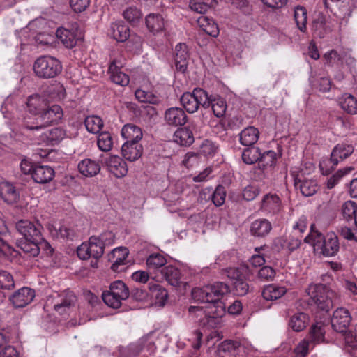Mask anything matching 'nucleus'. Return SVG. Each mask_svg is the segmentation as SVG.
I'll list each match as a JSON object with an SVG mask.
<instances>
[{
    "label": "nucleus",
    "instance_id": "f257e3e1",
    "mask_svg": "<svg viewBox=\"0 0 357 357\" xmlns=\"http://www.w3.org/2000/svg\"><path fill=\"white\" fill-rule=\"evenodd\" d=\"M114 238V235L110 231L102 234L100 236H91L88 242L82 243L77 248L78 257L82 260L91 257L94 259H100L104 253L105 245L112 244Z\"/></svg>",
    "mask_w": 357,
    "mask_h": 357
},
{
    "label": "nucleus",
    "instance_id": "f03ea898",
    "mask_svg": "<svg viewBox=\"0 0 357 357\" xmlns=\"http://www.w3.org/2000/svg\"><path fill=\"white\" fill-rule=\"evenodd\" d=\"M34 75L40 79H52L62 71V64L56 57L43 55L38 57L33 64Z\"/></svg>",
    "mask_w": 357,
    "mask_h": 357
},
{
    "label": "nucleus",
    "instance_id": "7ed1b4c3",
    "mask_svg": "<svg viewBox=\"0 0 357 357\" xmlns=\"http://www.w3.org/2000/svg\"><path fill=\"white\" fill-rule=\"evenodd\" d=\"M230 292V287L222 282H216L202 288L194 289L192 291L195 300L200 302L221 301L223 296Z\"/></svg>",
    "mask_w": 357,
    "mask_h": 357
},
{
    "label": "nucleus",
    "instance_id": "20e7f679",
    "mask_svg": "<svg viewBox=\"0 0 357 357\" xmlns=\"http://www.w3.org/2000/svg\"><path fill=\"white\" fill-rule=\"evenodd\" d=\"M311 301L321 310L328 311L333 307L335 293L321 284H311L307 289Z\"/></svg>",
    "mask_w": 357,
    "mask_h": 357
},
{
    "label": "nucleus",
    "instance_id": "39448f33",
    "mask_svg": "<svg viewBox=\"0 0 357 357\" xmlns=\"http://www.w3.org/2000/svg\"><path fill=\"white\" fill-rule=\"evenodd\" d=\"M208 94L202 89L195 88L192 93H184L181 98V103L189 113L197 111L199 105L206 107L208 105Z\"/></svg>",
    "mask_w": 357,
    "mask_h": 357
},
{
    "label": "nucleus",
    "instance_id": "423d86ee",
    "mask_svg": "<svg viewBox=\"0 0 357 357\" xmlns=\"http://www.w3.org/2000/svg\"><path fill=\"white\" fill-rule=\"evenodd\" d=\"M63 112L62 108L57 105H54L50 107L44 109L38 115V119L40 121V125L36 126H26L28 130L39 131L52 124L58 123L63 118Z\"/></svg>",
    "mask_w": 357,
    "mask_h": 357
},
{
    "label": "nucleus",
    "instance_id": "0eeeda50",
    "mask_svg": "<svg viewBox=\"0 0 357 357\" xmlns=\"http://www.w3.org/2000/svg\"><path fill=\"white\" fill-rule=\"evenodd\" d=\"M24 174H30L36 183H47L54 176V170L50 166L33 165L24 158Z\"/></svg>",
    "mask_w": 357,
    "mask_h": 357
},
{
    "label": "nucleus",
    "instance_id": "6e6552de",
    "mask_svg": "<svg viewBox=\"0 0 357 357\" xmlns=\"http://www.w3.org/2000/svg\"><path fill=\"white\" fill-rule=\"evenodd\" d=\"M209 303L208 312L203 311L202 307L190 306L188 311L190 314H195L197 317H202L203 314L209 318L222 317L226 312V305L221 301L207 302Z\"/></svg>",
    "mask_w": 357,
    "mask_h": 357
},
{
    "label": "nucleus",
    "instance_id": "1a4fd4ad",
    "mask_svg": "<svg viewBox=\"0 0 357 357\" xmlns=\"http://www.w3.org/2000/svg\"><path fill=\"white\" fill-rule=\"evenodd\" d=\"M351 321V316L349 310L344 307H339L333 314L331 326L335 331L344 333L349 327Z\"/></svg>",
    "mask_w": 357,
    "mask_h": 357
},
{
    "label": "nucleus",
    "instance_id": "9d476101",
    "mask_svg": "<svg viewBox=\"0 0 357 357\" xmlns=\"http://www.w3.org/2000/svg\"><path fill=\"white\" fill-rule=\"evenodd\" d=\"M123 65V60L120 57L113 59L109 66V73L112 81L122 86H127L130 82L128 75L121 70Z\"/></svg>",
    "mask_w": 357,
    "mask_h": 357
},
{
    "label": "nucleus",
    "instance_id": "9b49d317",
    "mask_svg": "<svg viewBox=\"0 0 357 357\" xmlns=\"http://www.w3.org/2000/svg\"><path fill=\"white\" fill-rule=\"evenodd\" d=\"M128 255L129 251L126 248H114L108 255L109 261L112 263L111 268L115 272L122 271L123 266L128 263Z\"/></svg>",
    "mask_w": 357,
    "mask_h": 357
},
{
    "label": "nucleus",
    "instance_id": "f8f14e48",
    "mask_svg": "<svg viewBox=\"0 0 357 357\" xmlns=\"http://www.w3.org/2000/svg\"><path fill=\"white\" fill-rule=\"evenodd\" d=\"M77 24L75 23L70 29L66 27H59L56 31L58 39L67 48H73L76 45L77 40Z\"/></svg>",
    "mask_w": 357,
    "mask_h": 357
},
{
    "label": "nucleus",
    "instance_id": "ddd939ff",
    "mask_svg": "<svg viewBox=\"0 0 357 357\" xmlns=\"http://www.w3.org/2000/svg\"><path fill=\"white\" fill-rule=\"evenodd\" d=\"M240 342L227 340L218 344L215 353L218 357H240Z\"/></svg>",
    "mask_w": 357,
    "mask_h": 357
},
{
    "label": "nucleus",
    "instance_id": "4468645a",
    "mask_svg": "<svg viewBox=\"0 0 357 357\" xmlns=\"http://www.w3.org/2000/svg\"><path fill=\"white\" fill-rule=\"evenodd\" d=\"M106 165L108 171L116 178L124 177L128 173L126 162L117 155L110 156Z\"/></svg>",
    "mask_w": 357,
    "mask_h": 357
},
{
    "label": "nucleus",
    "instance_id": "2eb2a0df",
    "mask_svg": "<svg viewBox=\"0 0 357 357\" xmlns=\"http://www.w3.org/2000/svg\"><path fill=\"white\" fill-rule=\"evenodd\" d=\"M165 121L169 126H182L187 121L185 112L179 107H171L165 112Z\"/></svg>",
    "mask_w": 357,
    "mask_h": 357
},
{
    "label": "nucleus",
    "instance_id": "dca6fc26",
    "mask_svg": "<svg viewBox=\"0 0 357 357\" xmlns=\"http://www.w3.org/2000/svg\"><path fill=\"white\" fill-rule=\"evenodd\" d=\"M339 248L337 236L334 233H329L325 236V239L319 252L324 256L332 257L337 253Z\"/></svg>",
    "mask_w": 357,
    "mask_h": 357
},
{
    "label": "nucleus",
    "instance_id": "f3484780",
    "mask_svg": "<svg viewBox=\"0 0 357 357\" xmlns=\"http://www.w3.org/2000/svg\"><path fill=\"white\" fill-rule=\"evenodd\" d=\"M261 208L268 213L277 214L282 208L281 200L276 194H267L261 201Z\"/></svg>",
    "mask_w": 357,
    "mask_h": 357
},
{
    "label": "nucleus",
    "instance_id": "a211bd4d",
    "mask_svg": "<svg viewBox=\"0 0 357 357\" xmlns=\"http://www.w3.org/2000/svg\"><path fill=\"white\" fill-rule=\"evenodd\" d=\"M354 147L351 144H338L333 149L331 154L330 162L336 166L340 160L348 158L354 152Z\"/></svg>",
    "mask_w": 357,
    "mask_h": 357
},
{
    "label": "nucleus",
    "instance_id": "6ab92c4d",
    "mask_svg": "<svg viewBox=\"0 0 357 357\" xmlns=\"http://www.w3.org/2000/svg\"><path fill=\"white\" fill-rule=\"evenodd\" d=\"M0 197L5 202L13 204L20 199V192L11 183L4 181L0 183Z\"/></svg>",
    "mask_w": 357,
    "mask_h": 357
},
{
    "label": "nucleus",
    "instance_id": "aec40b11",
    "mask_svg": "<svg viewBox=\"0 0 357 357\" xmlns=\"http://www.w3.org/2000/svg\"><path fill=\"white\" fill-rule=\"evenodd\" d=\"M143 147L139 143L125 142L121 147V153L125 159L135 161L142 155Z\"/></svg>",
    "mask_w": 357,
    "mask_h": 357
},
{
    "label": "nucleus",
    "instance_id": "412c9836",
    "mask_svg": "<svg viewBox=\"0 0 357 357\" xmlns=\"http://www.w3.org/2000/svg\"><path fill=\"white\" fill-rule=\"evenodd\" d=\"M189 57L188 47L185 43H178L175 47V62L176 68L185 72L187 69L188 59Z\"/></svg>",
    "mask_w": 357,
    "mask_h": 357
},
{
    "label": "nucleus",
    "instance_id": "4be33fe9",
    "mask_svg": "<svg viewBox=\"0 0 357 357\" xmlns=\"http://www.w3.org/2000/svg\"><path fill=\"white\" fill-rule=\"evenodd\" d=\"M121 135L126 139V142L139 143L143 137V132L139 126L132 123H128L122 128Z\"/></svg>",
    "mask_w": 357,
    "mask_h": 357
},
{
    "label": "nucleus",
    "instance_id": "5701e85b",
    "mask_svg": "<svg viewBox=\"0 0 357 357\" xmlns=\"http://www.w3.org/2000/svg\"><path fill=\"white\" fill-rule=\"evenodd\" d=\"M208 105L205 108L211 107L213 114L218 117L221 118L225 114L227 105L225 100L220 96H209L208 95Z\"/></svg>",
    "mask_w": 357,
    "mask_h": 357
},
{
    "label": "nucleus",
    "instance_id": "b1692460",
    "mask_svg": "<svg viewBox=\"0 0 357 357\" xmlns=\"http://www.w3.org/2000/svg\"><path fill=\"white\" fill-rule=\"evenodd\" d=\"M78 169L85 176H93L100 172V165L98 162L86 158L79 162Z\"/></svg>",
    "mask_w": 357,
    "mask_h": 357
},
{
    "label": "nucleus",
    "instance_id": "393cba45",
    "mask_svg": "<svg viewBox=\"0 0 357 357\" xmlns=\"http://www.w3.org/2000/svg\"><path fill=\"white\" fill-rule=\"evenodd\" d=\"M272 229L271 223L266 219L255 220L250 226L251 234L257 237H264L269 234Z\"/></svg>",
    "mask_w": 357,
    "mask_h": 357
},
{
    "label": "nucleus",
    "instance_id": "a878e982",
    "mask_svg": "<svg viewBox=\"0 0 357 357\" xmlns=\"http://www.w3.org/2000/svg\"><path fill=\"white\" fill-rule=\"evenodd\" d=\"M173 140L181 146H189L194 142L195 138L192 132L184 127L176 130L173 135Z\"/></svg>",
    "mask_w": 357,
    "mask_h": 357
},
{
    "label": "nucleus",
    "instance_id": "bb28decb",
    "mask_svg": "<svg viewBox=\"0 0 357 357\" xmlns=\"http://www.w3.org/2000/svg\"><path fill=\"white\" fill-rule=\"evenodd\" d=\"M111 31L113 38L118 42H125L130 36L129 27L122 21L112 23Z\"/></svg>",
    "mask_w": 357,
    "mask_h": 357
},
{
    "label": "nucleus",
    "instance_id": "cd10ccee",
    "mask_svg": "<svg viewBox=\"0 0 357 357\" xmlns=\"http://www.w3.org/2000/svg\"><path fill=\"white\" fill-rule=\"evenodd\" d=\"M239 136L241 144L250 146L257 142L259 137V132L255 127L248 126L240 132Z\"/></svg>",
    "mask_w": 357,
    "mask_h": 357
},
{
    "label": "nucleus",
    "instance_id": "c85d7f7f",
    "mask_svg": "<svg viewBox=\"0 0 357 357\" xmlns=\"http://www.w3.org/2000/svg\"><path fill=\"white\" fill-rule=\"evenodd\" d=\"M287 293V289L284 287L271 284L266 286L262 290V296L266 301H275Z\"/></svg>",
    "mask_w": 357,
    "mask_h": 357
},
{
    "label": "nucleus",
    "instance_id": "c756f323",
    "mask_svg": "<svg viewBox=\"0 0 357 357\" xmlns=\"http://www.w3.org/2000/svg\"><path fill=\"white\" fill-rule=\"evenodd\" d=\"M146 24L151 32L156 33L164 30L165 22L161 15L151 13L146 17Z\"/></svg>",
    "mask_w": 357,
    "mask_h": 357
},
{
    "label": "nucleus",
    "instance_id": "7c9ffc66",
    "mask_svg": "<svg viewBox=\"0 0 357 357\" xmlns=\"http://www.w3.org/2000/svg\"><path fill=\"white\" fill-rule=\"evenodd\" d=\"M199 27L207 34L216 37L219 33L218 24L211 18L205 15H201L197 19Z\"/></svg>",
    "mask_w": 357,
    "mask_h": 357
},
{
    "label": "nucleus",
    "instance_id": "2f4dec72",
    "mask_svg": "<svg viewBox=\"0 0 357 357\" xmlns=\"http://www.w3.org/2000/svg\"><path fill=\"white\" fill-rule=\"evenodd\" d=\"M40 225L38 226L28 220H24V240L26 241H42Z\"/></svg>",
    "mask_w": 357,
    "mask_h": 357
},
{
    "label": "nucleus",
    "instance_id": "473e14b6",
    "mask_svg": "<svg viewBox=\"0 0 357 357\" xmlns=\"http://www.w3.org/2000/svg\"><path fill=\"white\" fill-rule=\"evenodd\" d=\"M26 106L30 113L39 115L46 107V101L39 95L35 94L28 98Z\"/></svg>",
    "mask_w": 357,
    "mask_h": 357
},
{
    "label": "nucleus",
    "instance_id": "72a5a7b5",
    "mask_svg": "<svg viewBox=\"0 0 357 357\" xmlns=\"http://www.w3.org/2000/svg\"><path fill=\"white\" fill-rule=\"evenodd\" d=\"M314 224H312L310 226V234L304 238V241L306 243L310 244L313 246L315 251H319L321 248L322 243L325 239V236L323 234L315 230Z\"/></svg>",
    "mask_w": 357,
    "mask_h": 357
},
{
    "label": "nucleus",
    "instance_id": "f704fd0d",
    "mask_svg": "<svg viewBox=\"0 0 357 357\" xmlns=\"http://www.w3.org/2000/svg\"><path fill=\"white\" fill-rule=\"evenodd\" d=\"M295 186L299 188L301 193L305 197H310L314 195L318 190V185L314 180H295Z\"/></svg>",
    "mask_w": 357,
    "mask_h": 357
},
{
    "label": "nucleus",
    "instance_id": "c9c22d12",
    "mask_svg": "<svg viewBox=\"0 0 357 357\" xmlns=\"http://www.w3.org/2000/svg\"><path fill=\"white\" fill-rule=\"evenodd\" d=\"M344 50L338 51L337 50H331L326 52L323 58L326 61V64L330 66L341 67L343 65Z\"/></svg>",
    "mask_w": 357,
    "mask_h": 357
},
{
    "label": "nucleus",
    "instance_id": "e433bc0d",
    "mask_svg": "<svg viewBox=\"0 0 357 357\" xmlns=\"http://www.w3.org/2000/svg\"><path fill=\"white\" fill-rule=\"evenodd\" d=\"M149 287L151 296L155 298L157 303L160 306L165 305L168 297L167 290L161 285L155 283H149Z\"/></svg>",
    "mask_w": 357,
    "mask_h": 357
},
{
    "label": "nucleus",
    "instance_id": "4c0bfd02",
    "mask_svg": "<svg viewBox=\"0 0 357 357\" xmlns=\"http://www.w3.org/2000/svg\"><path fill=\"white\" fill-rule=\"evenodd\" d=\"M165 280L172 286H178L180 282L181 274L179 270L173 266H167L161 270Z\"/></svg>",
    "mask_w": 357,
    "mask_h": 357
},
{
    "label": "nucleus",
    "instance_id": "58836bf2",
    "mask_svg": "<svg viewBox=\"0 0 357 357\" xmlns=\"http://www.w3.org/2000/svg\"><path fill=\"white\" fill-rule=\"evenodd\" d=\"M340 107L351 114H357V100L351 94L345 93L340 98Z\"/></svg>",
    "mask_w": 357,
    "mask_h": 357
},
{
    "label": "nucleus",
    "instance_id": "ea45409f",
    "mask_svg": "<svg viewBox=\"0 0 357 357\" xmlns=\"http://www.w3.org/2000/svg\"><path fill=\"white\" fill-rule=\"evenodd\" d=\"M302 237L303 236H298L290 232L281 239L282 241V246L292 252L300 247Z\"/></svg>",
    "mask_w": 357,
    "mask_h": 357
},
{
    "label": "nucleus",
    "instance_id": "a19ab883",
    "mask_svg": "<svg viewBox=\"0 0 357 357\" xmlns=\"http://www.w3.org/2000/svg\"><path fill=\"white\" fill-rule=\"evenodd\" d=\"M308 316L303 312L296 313L292 316L289 321V326L295 331H303L308 324Z\"/></svg>",
    "mask_w": 357,
    "mask_h": 357
},
{
    "label": "nucleus",
    "instance_id": "79ce46f5",
    "mask_svg": "<svg viewBox=\"0 0 357 357\" xmlns=\"http://www.w3.org/2000/svg\"><path fill=\"white\" fill-rule=\"evenodd\" d=\"M215 3L214 0H190L189 6L194 12L204 14L212 8Z\"/></svg>",
    "mask_w": 357,
    "mask_h": 357
},
{
    "label": "nucleus",
    "instance_id": "37998d69",
    "mask_svg": "<svg viewBox=\"0 0 357 357\" xmlns=\"http://www.w3.org/2000/svg\"><path fill=\"white\" fill-rule=\"evenodd\" d=\"M84 123L86 130L93 134L99 133L103 127V121L101 118L95 115L87 116Z\"/></svg>",
    "mask_w": 357,
    "mask_h": 357
},
{
    "label": "nucleus",
    "instance_id": "c03bdc74",
    "mask_svg": "<svg viewBox=\"0 0 357 357\" xmlns=\"http://www.w3.org/2000/svg\"><path fill=\"white\" fill-rule=\"evenodd\" d=\"M111 291L114 296L123 301L129 297V289L124 282L121 280L113 282L109 287Z\"/></svg>",
    "mask_w": 357,
    "mask_h": 357
},
{
    "label": "nucleus",
    "instance_id": "a18cd8bd",
    "mask_svg": "<svg viewBox=\"0 0 357 357\" xmlns=\"http://www.w3.org/2000/svg\"><path fill=\"white\" fill-rule=\"evenodd\" d=\"M342 212L344 218L347 220H354L357 225V204L353 201H347L344 203L342 208Z\"/></svg>",
    "mask_w": 357,
    "mask_h": 357
},
{
    "label": "nucleus",
    "instance_id": "49530a36",
    "mask_svg": "<svg viewBox=\"0 0 357 357\" xmlns=\"http://www.w3.org/2000/svg\"><path fill=\"white\" fill-rule=\"evenodd\" d=\"M294 16L298 29L302 32H305L307 20L306 9L303 6H296L294 9Z\"/></svg>",
    "mask_w": 357,
    "mask_h": 357
},
{
    "label": "nucleus",
    "instance_id": "de8ad7c7",
    "mask_svg": "<svg viewBox=\"0 0 357 357\" xmlns=\"http://www.w3.org/2000/svg\"><path fill=\"white\" fill-rule=\"evenodd\" d=\"M261 152L259 149L257 147H250L245 149L242 153L243 161L248 165L255 163L259 160Z\"/></svg>",
    "mask_w": 357,
    "mask_h": 357
},
{
    "label": "nucleus",
    "instance_id": "09e8293b",
    "mask_svg": "<svg viewBox=\"0 0 357 357\" xmlns=\"http://www.w3.org/2000/svg\"><path fill=\"white\" fill-rule=\"evenodd\" d=\"M97 145L102 151L107 152L110 151L113 145V139L111 135L107 132L100 133L97 139Z\"/></svg>",
    "mask_w": 357,
    "mask_h": 357
},
{
    "label": "nucleus",
    "instance_id": "8fccbe9b",
    "mask_svg": "<svg viewBox=\"0 0 357 357\" xmlns=\"http://www.w3.org/2000/svg\"><path fill=\"white\" fill-rule=\"evenodd\" d=\"M167 263L165 257L159 253L150 255L146 259V265L149 269L155 270L164 266Z\"/></svg>",
    "mask_w": 357,
    "mask_h": 357
},
{
    "label": "nucleus",
    "instance_id": "3c124183",
    "mask_svg": "<svg viewBox=\"0 0 357 357\" xmlns=\"http://www.w3.org/2000/svg\"><path fill=\"white\" fill-rule=\"evenodd\" d=\"M312 30L314 34L319 38H322L331 31V29L326 25L322 17H319L314 20L312 24Z\"/></svg>",
    "mask_w": 357,
    "mask_h": 357
},
{
    "label": "nucleus",
    "instance_id": "603ef678",
    "mask_svg": "<svg viewBox=\"0 0 357 357\" xmlns=\"http://www.w3.org/2000/svg\"><path fill=\"white\" fill-rule=\"evenodd\" d=\"M66 137V132L65 130L61 128H52L47 133H45V137L47 140L52 144L59 143Z\"/></svg>",
    "mask_w": 357,
    "mask_h": 357
},
{
    "label": "nucleus",
    "instance_id": "864d4df0",
    "mask_svg": "<svg viewBox=\"0 0 357 357\" xmlns=\"http://www.w3.org/2000/svg\"><path fill=\"white\" fill-rule=\"evenodd\" d=\"M325 330L322 324L317 323L312 326L310 331L311 342L320 343L324 340Z\"/></svg>",
    "mask_w": 357,
    "mask_h": 357
},
{
    "label": "nucleus",
    "instance_id": "5fc2aeb1",
    "mask_svg": "<svg viewBox=\"0 0 357 357\" xmlns=\"http://www.w3.org/2000/svg\"><path fill=\"white\" fill-rule=\"evenodd\" d=\"M135 95L136 98L141 102L156 104L160 101L158 97L151 91L137 89Z\"/></svg>",
    "mask_w": 357,
    "mask_h": 357
},
{
    "label": "nucleus",
    "instance_id": "6e6d98bb",
    "mask_svg": "<svg viewBox=\"0 0 357 357\" xmlns=\"http://www.w3.org/2000/svg\"><path fill=\"white\" fill-rule=\"evenodd\" d=\"M354 170L352 167H347L344 169L338 170L335 174L332 175L327 181L326 186L328 189L333 188L340 181V180L346 174Z\"/></svg>",
    "mask_w": 357,
    "mask_h": 357
},
{
    "label": "nucleus",
    "instance_id": "4d7b16f0",
    "mask_svg": "<svg viewBox=\"0 0 357 357\" xmlns=\"http://www.w3.org/2000/svg\"><path fill=\"white\" fill-rule=\"evenodd\" d=\"M233 291L238 296L246 295L249 292L250 286L245 281V276L232 282Z\"/></svg>",
    "mask_w": 357,
    "mask_h": 357
},
{
    "label": "nucleus",
    "instance_id": "13d9d810",
    "mask_svg": "<svg viewBox=\"0 0 357 357\" xmlns=\"http://www.w3.org/2000/svg\"><path fill=\"white\" fill-rule=\"evenodd\" d=\"M102 298L107 305L114 309L119 308L122 304V301H123L114 296L109 290L104 291Z\"/></svg>",
    "mask_w": 357,
    "mask_h": 357
},
{
    "label": "nucleus",
    "instance_id": "bf43d9fd",
    "mask_svg": "<svg viewBox=\"0 0 357 357\" xmlns=\"http://www.w3.org/2000/svg\"><path fill=\"white\" fill-rule=\"evenodd\" d=\"M259 163L264 168L272 167L276 163V153L273 151H267L264 153H261Z\"/></svg>",
    "mask_w": 357,
    "mask_h": 357
},
{
    "label": "nucleus",
    "instance_id": "052dcab7",
    "mask_svg": "<svg viewBox=\"0 0 357 357\" xmlns=\"http://www.w3.org/2000/svg\"><path fill=\"white\" fill-rule=\"evenodd\" d=\"M40 241L24 240V254L27 257H36L40 252L39 243Z\"/></svg>",
    "mask_w": 357,
    "mask_h": 357
},
{
    "label": "nucleus",
    "instance_id": "680f3d73",
    "mask_svg": "<svg viewBox=\"0 0 357 357\" xmlns=\"http://www.w3.org/2000/svg\"><path fill=\"white\" fill-rule=\"evenodd\" d=\"M123 17L130 22H137L142 17V13L135 6H130L126 8L123 13Z\"/></svg>",
    "mask_w": 357,
    "mask_h": 357
},
{
    "label": "nucleus",
    "instance_id": "e2e57ef3",
    "mask_svg": "<svg viewBox=\"0 0 357 357\" xmlns=\"http://www.w3.org/2000/svg\"><path fill=\"white\" fill-rule=\"evenodd\" d=\"M275 276V270L268 266L261 268L257 273V278L263 282L272 281Z\"/></svg>",
    "mask_w": 357,
    "mask_h": 357
},
{
    "label": "nucleus",
    "instance_id": "0e129e2a",
    "mask_svg": "<svg viewBox=\"0 0 357 357\" xmlns=\"http://www.w3.org/2000/svg\"><path fill=\"white\" fill-rule=\"evenodd\" d=\"M19 252L0 239V257H4L12 261Z\"/></svg>",
    "mask_w": 357,
    "mask_h": 357
},
{
    "label": "nucleus",
    "instance_id": "69168bd1",
    "mask_svg": "<svg viewBox=\"0 0 357 357\" xmlns=\"http://www.w3.org/2000/svg\"><path fill=\"white\" fill-rule=\"evenodd\" d=\"M226 191L223 186L218 185L212 195V202L216 206H222L225 201Z\"/></svg>",
    "mask_w": 357,
    "mask_h": 357
},
{
    "label": "nucleus",
    "instance_id": "338daca9",
    "mask_svg": "<svg viewBox=\"0 0 357 357\" xmlns=\"http://www.w3.org/2000/svg\"><path fill=\"white\" fill-rule=\"evenodd\" d=\"M14 284L12 275L6 271L0 270V288L10 289Z\"/></svg>",
    "mask_w": 357,
    "mask_h": 357
},
{
    "label": "nucleus",
    "instance_id": "774afa93",
    "mask_svg": "<svg viewBox=\"0 0 357 357\" xmlns=\"http://www.w3.org/2000/svg\"><path fill=\"white\" fill-rule=\"evenodd\" d=\"M311 342L303 340L294 348L295 357H305L310 351Z\"/></svg>",
    "mask_w": 357,
    "mask_h": 357
}]
</instances>
